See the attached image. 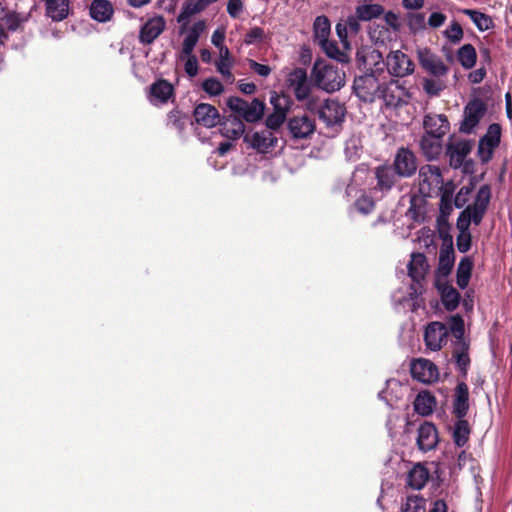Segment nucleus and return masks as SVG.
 <instances>
[{"label": "nucleus", "instance_id": "4d7b16f0", "mask_svg": "<svg viewBox=\"0 0 512 512\" xmlns=\"http://www.w3.org/2000/svg\"><path fill=\"white\" fill-rule=\"evenodd\" d=\"M249 68L256 73L258 76L266 78L268 77L271 72L272 68L269 65L258 63L257 61L253 59L248 60Z\"/></svg>", "mask_w": 512, "mask_h": 512}, {"label": "nucleus", "instance_id": "774afa93", "mask_svg": "<svg viewBox=\"0 0 512 512\" xmlns=\"http://www.w3.org/2000/svg\"><path fill=\"white\" fill-rule=\"evenodd\" d=\"M205 29H206L205 21L199 20L192 25V27L189 29V31L187 33L199 40L201 34L205 31Z\"/></svg>", "mask_w": 512, "mask_h": 512}, {"label": "nucleus", "instance_id": "c9c22d12", "mask_svg": "<svg viewBox=\"0 0 512 512\" xmlns=\"http://www.w3.org/2000/svg\"><path fill=\"white\" fill-rule=\"evenodd\" d=\"M435 405V397L428 392L419 393L414 401L415 411L422 416L430 415L433 412Z\"/></svg>", "mask_w": 512, "mask_h": 512}, {"label": "nucleus", "instance_id": "f257e3e1", "mask_svg": "<svg viewBox=\"0 0 512 512\" xmlns=\"http://www.w3.org/2000/svg\"><path fill=\"white\" fill-rule=\"evenodd\" d=\"M286 88L293 93L296 100L305 102L309 111H314L317 107V99L312 96V83L308 79L306 69L295 67L286 73Z\"/></svg>", "mask_w": 512, "mask_h": 512}, {"label": "nucleus", "instance_id": "6e6d98bb", "mask_svg": "<svg viewBox=\"0 0 512 512\" xmlns=\"http://www.w3.org/2000/svg\"><path fill=\"white\" fill-rule=\"evenodd\" d=\"M355 208L362 214H369L374 209V201L368 196H361L355 202Z\"/></svg>", "mask_w": 512, "mask_h": 512}, {"label": "nucleus", "instance_id": "1a4fd4ad", "mask_svg": "<svg viewBox=\"0 0 512 512\" xmlns=\"http://www.w3.org/2000/svg\"><path fill=\"white\" fill-rule=\"evenodd\" d=\"M388 74L393 77L403 78L414 72L413 61L401 50L390 51L384 62Z\"/></svg>", "mask_w": 512, "mask_h": 512}, {"label": "nucleus", "instance_id": "a878e982", "mask_svg": "<svg viewBox=\"0 0 512 512\" xmlns=\"http://www.w3.org/2000/svg\"><path fill=\"white\" fill-rule=\"evenodd\" d=\"M436 287L440 292L441 301L445 309L448 311L455 310L460 302L459 292L449 285L447 281H442L441 279H436Z\"/></svg>", "mask_w": 512, "mask_h": 512}, {"label": "nucleus", "instance_id": "c85d7f7f", "mask_svg": "<svg viewBox=\"0 0 512 512\" xmlns=\"http://www.w3.org/2000/svg\"><path fill=\"white\" fill-rule=\"evenodd\" d=\"M444 136L425 133L420 141V147L428 160L436 159L442 152V138Z\"/></svg>", "mask_w": 512, "mask_h": 512}, {"label": "nucleus", "instance_id": "69168bd1", "mask_svg": "<svg viewBox=\"0 0 512 512\" xmlns=\"http://www.w3.org/2000/svg\"><path fill=\"white\" fill-rule=\"evenodd\" d=\"M225 40V30L224 29H217L213 32L211 36V42L212 44L219 49V52L221 51V48H227L223 45V42Z\"/></svg>", "mask_w": 512, "mask_h": 512}, {"label": "nucleus", "instance_id": "8fccbe9b", "mask_svg": "<svg viewBox=\"0 0 512 512\" xmlns=\"http://www.w3.org/2000/svg\"><path fill=\"white\" fill-rule=\"evenodd\" d=\"M408 26L413 32L425 30L427 27L425 15L420 12L408 14Z\"/></svg>", "mask_w": 512, "mask_h": 512}, {"label": "nucleus", "instance_id": "ddd939ff", "mask_svg": "<svg viewBox=\"0 0 512 512\" xmlns=\"http://www.w3.org/2000/svg\"><path fill=\"white\" fill-rule=\"evenodd\" d=\"M485 111L486 107L481 100L474 99L470 101L464 109V119L461 122L460 130L467 134L473 132L484 116Z\"/></svg>", "mask_w": 512, "mask_h": 512}, {"label": "nucleus", "instance_id": "58836bf2", "mask_svg": "<svg viewBox=\"0 0 512 512\" xmlns=\"http://www.w3.org/2000/svg\"><path fill=\"white\" fill-rule=\"evenodd\" d=\"M318 44L329 58L335 59L342 63L348 62L349 58L346 53L348 49H340L335 41L326 39Z\"/></svg>", "mask_w": 512, "mask_h": 512}, {"label": "nucleus", "instance_id": "aec40b11", "mask_svg": "<svg viewBox=\"0 0 512 512\" xmlns=\"http://www.w3.org/2000/svg\"><path fill=\"white\" fill-rule=\"evenodd\" d=\"M194 118L198 125L206 128H213L220 123L218 110L207 103H200L194 109Z\"/></svg>", "mask_w": 512, "mask_h": 512}, {"label": "nucleus", "instance_id": "79ce46f5", "mask_svg": "<svg viewBox=\"0 0 512 512\" xmlns=\"http://www.w3.org/2000/svg\"><path fill=\"white\" fill-rule=\"evenodd\" d=\"M470 434V428L468 422L464 418H457V422L453 429V440L458 447H463Z\"/></svg>", "mask_w": 512, "mask_h": 512}, {"label": "nucleus", "instance_id": "a19ab883", "mask_svg": "<svg viewBox=\"0 0 512 512\" xmlns=\"http://www.w3.org/2000/svg\"><path fill=\"white\" fill-rule=\"evenodd\" d=\"M457 58L463 68L471 69L474 67L477 60L474 46L471 44L463 45L457 52Z\"/></svg>", "mask_w": 512, "mask_h": 512}, {"label": "nucleus", "instance_id": "864d4df0", "mask_svg": "<svg viewBox=\"0 0 512 512\" xmlns=\"http://www.w3.org/2000/svg\"><path fill=\"white\" fill-rule=\"evenodd\" d=\"M198 14L194 7L191 5V2H187L183 4L181 8V12L177 17V22L182 25V27H186L192 16Z\"/></svg>", "mask_w": 512, "mask_h": 512}, {"label": "nucleus", "instance_id": "f3484780", "mask_svg": "<svg viewBox=\"0 0 512 512\" xmlns=\"http://www.w3.org/2000/svg\"><path fill=\"white\" fill-rule=\"evenodd\" d=\"M288 129L294 139H306L315 131V122L307 115L294 116L288 121Z\"/></svg>", "mask_w": 512, "mask_h": 512}, {"label": "nucleus", "instance_id": "603ef678", "mask_svg": "<svg viewBox=\"0 0 512 512\" xmlns=\"http://www.w3.org/2000/svg\"><path fill=\"white\" fill-rule=\"evenodd\" d=\"M202 89L211 96H218L223 92L224 87L217 78L210 77L203 81Z\"/></svg>", "mask_w": 512, "mask_h": 512}, {"label": "nucleus", "instance_id": "49530a36", "mask_svg": "<svg viewBox=\"0 0 512 512\" xmlns=\"http://www.w3.org/2000/svg\"><path fill=\"white\" fill-rule=\"evenodd\" d=\"M459 234L456 238L457 249L461 253L467 252L471 248V233L469 231V225H461L460 221L456 223Z\"/></svg>", "mask_w": 512, "mask_h": 512}, {"label": "nucleus", "instance_id": "412c9836", "mask_svg": "<svg viewBox=\"0 0 512 512\" xmlns=\"http://www.w3.org/2000/svg\"><path fill=\"white\" fill-rule=\"evenodd\" d=\"M438 432L434 424L425 422L418 428L417 446L423 451H431L438 444Z\"/></svg>", "mask_w": 512, "mask_h": 512}, {"label": "nucleus", "instance_id": "c03bdc74", "mask_svg": "<svg viewBox=\"0 0 512 512\" xmlns=\"http://www.w3.org/2000/svg\"><path fill=\"white\" fill-rule=\"evenodd\" d=\"M447 87L444 77H433L423 79V90L430 97L439 96Z\"/></svg>", "mask_w": 512, "mask_h": 512}, {"label": "nucleus", "instance_id": "2f4dec72", "mask_svg": "<svg viewBox=\"0 0 512 512\" xmlns=\"http://www.w3.org/2000/svg\"><path fill=\"white\" fill-rule=\"evenodd\" d=\"M429 479L428 469L420 464H415L407 475V485L414 490L422 489Z\"/></svg>", "mask_w": 512, "mask_h": 512}, {"label": "nucleus", "instance_id": "bb28decb", "mask_svg": "<svg viewBox=\"0 0 512 512\" xmlns=\"http://www.w3.org/2000/svg\"><path fill=\"white\" fill-rule=\"evenodd\" d=\"M45 12L52 21H63L69 15L70 2L69 0H45Z\"/></svg>", "mask_w": 512, "mask_h": 512}, {"label": "nucleus", "instance_id": "09e8293b", "mask_svg": "<svg viewBox=\"0 0 512 512\" xmlns=\"http://www.w3.org/2000/svg\"><path fill=\"white\" fill-rule=\"evenodd\" d=\"M315 39L318 43L328 39L330 34V22L325 16H318L314 22Z\"/></svg>", "mask_w": 512, "mask_h": 512}, {"label": "nucleus", "instance_id": "f8f14e48", "mask_svg": "<svg viewBox=\"0 0 512 512\" xmlns=\"http://www.w3.org/2000/svg\"><path fill=\"white\" fill-rule=\"evenodd\" d=\"M418 59L421 67L433 77H446L449 72L444 61L427 48L418 50Z\"/></svg>", "mask_w": 512, "mask_h": 512}, {"label": "nucleus", "instance_id": "13d9d810", "mask_svg": "<svg viewBox=\"0 0 512 512\" xmlns=\"http://www.w3.org/2000/svg\"><path fill=\"white\" fill-rule=\"evenodd\" d=\"M264 38V30L260 27H253L246 34L244 42L247 45L255 44Z\"/></svg>", "mask_w": 512, "mask_h": 512}, {"label": "nucleus", "instance_id": "a18cd8bd", "mask_svg": "<svg viewBox=\"0 0 512 512\" xmlns=\"http://www.w3.org/2000/svg\"><path fill=\"white\" fill-rule=\"evenodd\" d=\"M29 14L18 13L15 11H9L6 14L3 23L7 26V30L10 32H16L22 29L23 25L28 21Z\"/></svg>", "mask_w": 512, "mask_h": 512}, {"label": "nucleus", "instance_id": "37998d69", "mask_svg": "<svg viewBox=\"0 0 512 512\" xmlns=\"http://www.w3.org/2000/svg\"><path fill=\"white\" fill-rule=\"evenodd\" d=\"M400 512H426V500L420 495H410L401 503Z\"/></svg>", "mask_w": 512, "mask_h": 512}, {"label": "nucleus", "instance_id": "4c0bfd02", "mask_svg": "<svg viewBox=\"0 0 512 512\" xmlns=\"http://www.w3.org/2000/svg\"><path fill=\"white\" fill-rule=\"evenodd\" d=\"M473 262L469 257H464L460 260L457 272L456 281L460 289H465L470 281Z\"/></svg>", "mask_w": 512, "mask_h": 512}, {"label": "nucleus", "instance_id": "423d86ee", "mask_svg": "<svg viewBox=\"0 0 512 512\" xmlns=\"http://www.w3.org/2000/svg\"><path fill=\"white\" fill-rule=\"evenodd\" d=\"M378 98L382 99L387 107L398 108L409 102L411 93L404 83L390 79L388 82L382 83Z\"/></svg>", "mask_w": 512, "mask_h": 512}, {"label": "nucleus", "instance_id": "338daca9", "mask_svg": "<svg viewBox=\"0 0 512 512\" xmlns=\"http://www.w3.org/2000/svg\"><path fill=\"white\" fill-rule=\"evenodd\" d=\"M360 19L357 15L348 16L347 19L343 22L344 25H347V28L351 34H357L360 29L359 24Z\"/></svg>", "mask_w": 512, "mask_h": 512}, {"label": "nucleus", "instance_id": "6e6552de", "mask_svg": "<svg viewBox=\"0 0 512 512\" xmlns=\"http://www.w3.org/2000/svg\"><path fill=\"white\" fill-rule=\"evenodd\" d=\"M407 268L408 275L413 281L409 295L414 300L423 293L421 281L424 280L428 269L426 256L423 253H412Z\"/></svg>", "mask_w": 512, "mask_h": 512}, {"label": "nucleus", "instance_id": "7ed1b4c3", "mask_svg": "<svg viewBox=\"0 0 512 512\" xmlns=\"http://www.w3.org/2000/svg\"><path fill=\"white\" fill-rule=\"evenodd\" d=\"M450 332L455 338V350L453 358L455 359L458 369L466 375L470 358L468 355L469 344L464 339L465 327L464 320L459 315L450 318Z\"/></svg>", "mask_w": 512, "mask_h": 512}, {"label": "nucleus", "instance_id": "ea45409f", "mask_svg": "<svg viewBox=\"0 0 512 512\" xmlns=\"http://www.w3.org/2000/svg\"><path fill=\"white\" fill-rule=\"evenodd\" d=\"M355 13L361 21H370L380 17L384 8L380 4H364L357 6Z\"/></svg>", "mask_w": 512, "mask_h": 512}, {"label": "nucleus", "instance_id": "9b49d317", "mask_svg": "<svg viewBox=\"0 0 512 512\" xmlns=\"http://www.w3.org/2000/svg\"><path fill=\"white\" fill-rule=\"evenodd\" d=\"M313 112H317L318 117L327 126H334L343 122L345 117V108L336 100L328 99L322 105H318Z\"/></svg>", "mask_w": 512, "mask_h": 512}, {"label": "nucleus", "instance_id": "5701e85b", "mask_svg": "<svg viewBox=\"0 0 512 512\" xmlns=\"http://www.w3.org/2000/svg\"><path fill=\"white\" fill-rule=\"evenodd\" d=\"M425 133L431 135L445 136L449 131L450 125L444 114L429 113L423 120Z\"/></svg>", "mask_w": 512, "mask_h": 512}, {"label": "nucleus", "instance_id": "0eeeda50", "mask_svg": "<svg viewBox=\"0 0 512 512\" xmlns=\"http://www.w3.org/2000/svg\"><path fill=\"white\" fill-rule=\"evenodd\" d=\"M229 109L245 121L253 123L260 120L264 115L265 104L258 98L247 102L239 97H230L227 100Z\"/></svg>", "mask_w": 512, "mask_h": 512}, {"label": "nucleus", "instance_id": "20e7f679", "mask_svg": "<svg viewBox=\"0 0 512 512\" xmlns=\"http://www.w3.org/2000/svg\"><path fill=\"white\" fill-rule=\"evenodd\" d=\"M491 197V191L488 185L479 188L476 197L471 205H468L458 216L457 221L461 225H469L474 223L479 225L486 213Z\"/></svg>", "mask_w": 512, "mask_h": 512}, {"label": "nucleus", "instance_id": "9d476101", "mask_svg": "<svg viewBox=\"0 0 512 512\" xmlns=\"http://www.w3.org/2000/svg\"><path fill=\"white\" fill-rule=\"evenodd\" d=\"M450 327L439 321L430 322L424 330V342L427 349L439 351L447 343Z\"/></svg>", "mask_w": 512, "mask_h": 512}, {"label": "nucleus", "instance_id": "c756f323", "mask_svg": "<svg viewBox=\"0 0 512 512\" xmlns=\"http://www.w3.org/2000/svg\"><path fill=\"white\" fill-rule=\"evenodd\" d=\"M455 262L453 247H442L439 252V264L437 268V279L446 281L452 271Z\"/></svg>", "mask_w": 512, "mask_h": 512}, {"label": "nucleus", "instance_id": "72a5a7b5", "mask_svg": "<svg viewBox=\"0 0 512 512\" xmlns=\"http://www.w3.org/2000/svg\"><path fill=\"white\" fill-rule=\"evenodd\" d=\"M472 145L470 141L459 140L448 146V154L451 162L460 165L464 158L470 153Z\"/></svg>", "mask_w": 512, "mask_h": 512}, {"label": "nucleus", "instance_id": "4be33fe9", "mask_svg": "<svg viewBox=\"0 0 512 512\" xmlns=\"http://www.w3.org/2000/svg\"><path fill=\"white\" fill-rule=\"evenodd\" d=\"M166 22L162 16H155L147 20L140 30V41L145 44L152 43L165 29Z\"/></svg>", "mask_w": 512, "mask_h": 512}, {"label": "nucleus", "instance_id": "052dcab7", "mask_svg": "<svg viewBox=\"0 0 512 512\" xmlns=\"http://www.w3.org/2000/svg\"><path fill=\"white\" fill-rule=\"evenodd\" d=\"M244 8L242 0H228L227 13L232 18H237Z\"/></svg>", "mask_w": 512, "mask_h": 512}, {"label": "nucleus", "instance_id": "680f3d73", "mask_svg": "<svg viewBox=\"0 0 512 512\" xmlns=\"http://www.w3.org/2000/svg\"><path fill=\"white\" fill-rule=\"evenodd\" d=\"M336 33L341 41V44H342V47L344 49H349L350 46H349V42H348V34L350 33L348 28H347V25H344V23H338L336 25Z\"/></svg>", "mask_w": 512, "mask_h": 512}, {"label": "nucleus", "instance_id": "b1692460", "mask_svg": "<svg viewBox=\"0 0 512 512\" xmlns=\"http://www.w3.org/2000/svg\"><path fill=\"white\" fill-rule=\"evenodd\" d=\"M398 177L399 176L390 165H382L377 167L375 169V178L377 180L375 189L382 193L389 192L395 185Z\"/></svg>", "mask_w": 512, "mask_h": 512}, {"label": "nucleus", "instance_id": "3c124183", "mask_svg": "<svg viewBox=\"0 0 512 512\" xmlns=\"http://www.w3.org/2000/svg\"><path fill=\"white\" fill-rule=\"evenodd\" d=\"M443 36L452 44L459 43L463 38V29L457 22H452L444 31Z\"/></svg>", "mask_w": 512, "mask_h": 512}, {"label": "nucleus", "instance_id": "5fc2aeb1", "mask_svg": "<svg viewBox=\"0 0 512 512\" xmlns=\"http://www.w3.org/2000/svg\"><path fill=\"white\" fill-rule=\"evenodd\" d=\"M472 190L473 189L470 186H463L460 188L454 199V205L456 208L460 209L465 206L469 200Z\"/></svg>", "mask_w": 512, "mask_h": 512}, {"label": "nucleus", "instance_id": "e2e57ef3", "mask_svg": "<svg viewBox=\"0 0 512 512\" xmlns=\"http://www.w3.org/2000/svg\"><path fill=\"white\" fill-rule=\"evenodd\" d=\"M197 42H198L197 38H195L187 33L183 40V43H182L183 54H185V55L192 54Z\"/></svg>", "mask_w": 512, "mask_h": 512}, {"label": "nucleus", "instance_id": "7c9ffc66", "mask_svg": "<svg viewBox=\"0 0 512 512\" xmlns=\"http://www.w3.org/2000/svg\"><path fill=\"white\" fill-rule=\"evenodd\" d=\"M220 124L221 135L230 140H236L244 133L245 126L238 116H230Z\"/></svg>", "mask_w": 512, "mask_h": 512}, {"label": "nucleus", "instance_id": "bf43d9fd", "mask_svg": "<svg viewBox=\"0 0 512 512\" xmlns=\"http://www.w3.org/2000/svg\"><path fill=\"white\" fill-rule=\"evenodd\" d=\"M447 20V16L442 12H433L427 19V26L432 29L441 27Z\"/></svg>", "mask_w": 512, "mask_h": 512}, {"label": "nucleus", "instance_id": "f03ea898", "mask_svg": "<svg viewBox=\"0 0 512 512\" xmlns=\"http://www.w3.org/2000/svg\"><path fill=\"white\" fill-rule=\"evenodd\" d=\"M315 84L327 92L340 90L345 84V73L338 66L316 61L312 69Z\"/></svg>", "mask_w": 512, "mask_h": 512}, {"label": "nucleus", "instance_id": "a211bd4d", "mask_svg": "<svg viewBox=\"0 0 512 512\" xmlns=\"http://www.w3.org/2000/svg\"><path fill=\"white\" fill-rule=\"evenodd\" d=\"M245 141L260 153H267L277 144V137L268 129L256 131L251 135L245 136Z\"/></svg>", "mask_w": 512, "mask_h": 512}, {"label": "nucleus", "instance_id": "39448f33", "mask_svg": "<svg viewBox=\"0 0 512 512\" xmlns=\"http://www.w3.org/2000/svg\"><path fill=\"white\" fill-rule=\"evenodd\" d=\"M384 75L382 69H376L371 73L358 76L354 79L353 89L355 94L364 102H373L378 98L381 89L380 76Z\"/></svg>", "mask_w": 512, "mask_h": 512}, {"label": "nucleus", "instance_id": "2eb2a0df", "mask_svg": "<svg viewBox=\"0 0 512 512\" xmlns=\"http://www.w3.org/2000/svg\"><path fill=\"white\" fill-rule=\"evenodd\" d=\"M393 169L399 177H410L417 169L414 154L406 148H400L394 158Z\"/></svg>", "mask_w": 512, "mask_h": 512}, {"label": "nucleus", "instance_id": "dca6fc26", "mask_svg": "<svg viewBox=\"0 0 512 512\" xmlns=\"http://www.w3.org/2000/svg\"><path fill=\"white\" fill-rule=\"evenodd\" d=\"M501 137V127L493 123L489 125L486 134L480 139L478 151L483 160L491 158L493 150L499 145Z\"/></svg>", "mask_w": 512, "mask_h": 512}, {"label": "nucleus", "instance_id": "f704fd0d", "mask_svg": "<svg viewBox=\"0 0 512 512\" xmlns=\"http://www.w3.org/2000/svg\"><path fill=\"white\" fill-rule=\"evenodd\" d=\"M460 12L463 13L464 15H467L474 23V25L477 27V29L481 32L487 31L493 28L494 26L491 17L478 10L461 9Z\"/></svg>", "mask_w": 512, "mask_h": 512}, {"label": "nucleus", "instance_id": "473e14b6", "mask_svg": "<svg viewBox=\"0 0 512 512\" xmlns=\"http://www.w3.org/2000/svg\"><path fill=\"white\" fill-rule=\"evenodd\" d=\"M113 15V6L108 0H93L90 5V16L98 22H106Z\"/></svg>", "mask_w": 512, "mask_h": 512}, {"label": "nucleus", "instance_id": "4468645a", "mask_svg": "<svg viewBox=\"0 0 512 512\" xmlns=\"http://www.w3.org/2000/svg\"><path fill=\"white\" fill-rule=\"evenodd\" d=\"M411 375L420 382L433 383L438 380L439 372L432 361L420 358L412 362Z\"/></svg>", "mask_w": 512, "mask_h": 512}, {"label": "nucleus", "instance_id": "de8ad7c7", "mask_svg": "<svg viewBox=\"0 0 512 512\" xmlns=\"http://www.w3.org/2000/svg\"><path fill=\"white\" fill-rule=\"evenodd\" d=\"M270 101H271V104L274 105V107L277 111V114L271 115L267 118V126L269 128H277L284 122L287 108L286 107L282 108L278 104V101H280V97L276 94L271 96Z\"/></svg>", "mask_w": 512, "mask_h": 512}, {"label": "nucleus", "instance_id": "6ab92c4d", "mask_svg": "<svg viewBox=\"0 0 512 512\" xmlns=\"http://www.w3.org/2000/svg\"><path fill=\"white\" fill-rule=\"evenodd\" d=\"M421 190L441 189L443 184L442 174L439 167L435 165H426L421 167L419 171Z\"/></svg>", "mask_w": 512, "mask_h": 512}, {"label": "nucleus", "instance_id": "0e129e2a", "mask_svg": "<svg viewBox=\"0 0 512 512\" xmlns=\"http://www.w3.org/2000/svg\"><path fill=\"white\" fill-rule=\"evenodd\" d=\"M187 61L185 63V72L190 76L194 77L198 73V63L197 59L194 55H187Z\"/></svg>", "mask_w": 512, "mask_h": 512}, {"label": "nucleus", "instance_id": "393cba45", "mask_svg": "<svg viewBox=\"0 0 512 512\" xmlns=\"http://www.w3.org/2000/svg\"><path fill=\"white\" fill-rule=\"evenodd\" d=\"M469 410V389L466 383L457 384L453 399V413L457 418H464Z\"/></svg>", "mask_w": 512, "mask_h": 512}, {"label": "nucleus", "instance_id": "e433bc0d", "mask_svg": "<svg viewBox=\"0 0 512 512\" xmlns=\"http://www.w3.org/2000/svg\"><path fill=\"white\" fill-rule=\"evenodd\" d=\"M219 58L215 62L217 71L230 83L234 81V76L231 73L232 61L230 59V51L228 48H221Z\"/></svg>", "mask_w": 512, "mask_h": 512}, {"label": "nucleus", "instance_id": "cd10ccee", "mask_svg": "<svg viewBox=\"0 0 512 512\" xmlns=\"http://www.w3.org/2000/svg\"><path fill=\"white\" fill-rule=\"evenodd\" d=\"M173 94V86L166 80H158L150 87L149 101L154 104L166 103Z\"/></svg>", "mask_w": 512, "mask_h": 512}]
</instances>
